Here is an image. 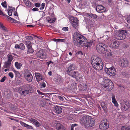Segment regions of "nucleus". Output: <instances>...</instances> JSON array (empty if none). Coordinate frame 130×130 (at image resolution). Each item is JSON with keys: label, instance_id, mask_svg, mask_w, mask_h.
<instances>
[{"label": "nucleus", "instance_id": "obj_1", "mask_svg": "<svg viewBox=\"0 0 130 130\" xmlns=\"http://www.w3.org/2000/svg\"><path fill=\"white\" fill-rule=\"evenodd\" d=\"M73 38L74 44L77 47H82L83 44H85V43H87L86 38L84 36L77 32L74 33Z\"/></svg>", "mask_w": 130, "mask_h": 130}, {"label": "nucleus", "instance_id": "obj_2", "mask_svg": "<svg viewBox=\"0 0 130 130\" xmlns=\"http://www.w3.org/2000/svg\"><path fill=\"white\" fill-rule=\"evenodd\" d=\"M94 121L95 120L93 118H91L90 119L89 116L85 115L82 117L80 123L86 127H88L94 125L95 124Z\"/></svg>", "mask_w": 130, "mask_h": 130}, {"label": "nucleus", "instance_id": "obj_3", "mask_svg": "<svg viewBox=\"0 0 130 130\" xmlns=\"http://www.w3.org/2000/svg\"><path fill=\"white\" fill-rule=\"evenodd\" d=\"M31 88L28 84L23 86L21 88H18V91L22 95H26L27 94L31 92Z\"/></svg>", "mask_w": 130, "mask_h": 130}, {"label": "nucleus", "instance_id": "obj_4", "mask_svg": "<svg viewBox=\"0 0 130 130\" xmlns=\"http://www.w3.org/2000/svg\"><path fill=\"white\" fill-rule=\"evenodd\" d=\"M103 86L104 88L106 89L105 90L107 91L112 90L113 87V82L108 79H105Z\"/></svg>", "mask_w": 130, "mask_h": 130}, {"label": "nucleus", "instance_id": "obj_5", "mask_svg": "<svg viewBox=\"0 0 130 130\" xmlns=\"http://www.w3.org/2000/svg\"><path fill=\"white\" fill-rule=\"evenodd\" d=\"M127 31L126 30H119V33L116 37L117 39L119 40H122L126 38L125 33H127Z\"/></svg>", "mask_w": 130, "mask_h": 130}, {"label": "nucleus", "instance_id": "obj_6", "mask_svg": "<svg viewBox=\"0 0 130 130\" xmlns=\"http://www.w3.org/2000/svg\"><path fill=\"white\" fill-rule=\"evenodd\" d=\"M109 127V125L107 123V120L106 119L102 120L99 125V128L101 130H106Z\"/></svg>", "mask_w": 130, "mask_h": 130}, {"label": "nucleus", "instance_id": "obj_7", "mask_svg": "<svg viewBox=\"0 0 130 130\" xmlns=\"http://www.w3.org/2000/svg\"><path fill=\"white\" fill-rule=\"evenodd\" d=\"M91 62L92 66L95 65L97 63L103 62L101 59L96 56L92 57L91 58Z\"/></svg>", "mask_w": 130, "mask_h": 130}, {"label": "nucleus", "instance_id": "obj_8", "mask_svg": "<svg viewBox=\"0 0 130 130\" xmlns=\"http://www.w3.org/2000/svg\"><path fill=\"white\" fill-rule=\"evenodd\" d=\"M24 76L26 79L29 82L32 81L33 76L29 72L28 69H26L24 72Z\"/></svg>", "mask_w": 130, "mask_h": 130}, {"label": "nucleus", "instance_id": "obj_9", "mask_svg": "<svg viewBox=\"0 0 130 130\" xmlns=\"http://www.w3.org/2000/svg\"><path fill=\"white\" fill-rule=\"evenodd\" d=\"M35 57L40 59L45 58L46 54L45 52L43 50H41L37 52L35 55Z\"/></svg>", "mask_w": 130, "mask_h": 130}, {"label": "nucleus", "instance_id": "obj_10", "mask_svg": "<svg viewBox=\"0 0 130 130\" xmlns=\"http://www.w3.org/2000/svg\"><path fill=\"white\" fill-rule=\"evenodd\" d=\"M106 73L112 76L115 75L116 74V69L113 66L109 68H106L105 70Z\"/></svg>", "mask_w": 130, "mask_h": 130}, {"label": "nucleus", "instance_id": "obj_11", "mask_svg": "<svg viewBox=\"0 0 130 130\" xmlns=\"http://www.w3.org/2000/svg\"><path fill=\"white\" fill-rule=\"evenodd\" d=\"M128 102L125 100H123V102L121 103V109L123 111H126L129 109V106L128 105Z\"/></svg>", "mask_w": 130, "mask_h": 130}, {"label": "nucleus", "instance_id": "obj_12", "mask_svg": "<svg viewBox=\"0 0 130 130\" xmlns=\"http://www.w3.org/2000/svg\"><path fill=\"white\" fill-rule=\"evenodd\" d=\"M72 20L71 21V23L72 26L75 29H77L78 26V21L77 19L75 17L72 18Z\"/></svg>", "mask_w": 130, "mask_h": 130}, {"label": "nucleus", "instance_id": "obj_13", "mask_svg": "<svg viewBox=\"0 0 130 130\" xmlns=\"http://www.w3.org/2000/svg\"><path fill=\"white\" fill-rule=\"evenodd\" d=\"M25 43L27 45L28 48L27 52L29 53H32L34 52L33 49L32 48L31 42L29 41H26Z\"/></svg>", "mask_w": 130, "mask_h": 130}, {"label": "nucleus", "instance_id": "obj_14", "mask_svg": "<svg viewBox=\"0 0 130 130\" xmlns=\"http://www.w3.org/2000/svg\"><path fill=\"white\" fill-rule=\"evenodd\" d=\"M121 66L125 68L127 67L129 65L128 60L125 59H122L120 61Z\"/></svg>", "mask_w": 130, "mask_h": 130}, {"label": "nucleus", "instance_id": "obj_15", "mask_svg": "<svg viewBox=\"0 0 130 130\" xmlns=\"http://www.w3.org/2000/svg\"><path fill=\"white\" fill-rule=\"evenodd\" d=\"M96 10L99 13H101L104 12L105 10V8L103 6L99 5L96 7Z\"/></svg>", "mask_w": 130, "mask_h": 130}, {"label": "nucleus", "instance_id": "obj_16", "mask_svg": "<svg viewBox=\"0 0 130 130\" xmlns=\"http://www.w3.org/2000/svg\"><path fill=\"white\" fill-rule=\"evenodd\" d=\"M92 67L94 68L97 70H101L103 69V62L101 63H97L95 65L93 66Z\"/></svg>", "mask_w": 130, "mask_h": 130}, {"label": "nucleus", "instance_id": "obj_17", "mask_svg": "<svg viewBox=\"0 0 130 130\" xmlns=\"http://www.w3.org/2000/svg\"><path fill=\"white\" fill-rule=\"evenodd\" d=\"M35 75L37 80L38 82H39L44 79V77L39 73H35Z\"/></svg>", "mask_w": 130, "mask_h": 130}, {"label": "nucleus", "instance_id": "obj_18", "mask_svg": "<svg viewBox=\"0 0 130 130\" xmlns=\"http://www.w3.org/2000/svg\"><path fill=\"white\" fill-rule=\"evenodd\" d=\"M54 111L57 114H60L61 113L62 109L61 107L58 106H56L54 107Z\"/></svg>", "mask_w": 130, "mask_h": 130}, {"label": "nucleus", "instance_id": "obj_19", "mask_svg": "<svg viewBox=\"0 0 130 130\" xmlns=\"http://www.w3.org/2000/svg\"><path fill=\"white\" fill-rule=\"evenodd\" d=\"M107 46L106 45H104L103 47H102L100 49L96 50L98 52L101 54H104L106 53L107 51Z\"/></svg>", "mask_w": 130, "mask_h": 130}, {"label": "nucleus", "instance_id": "obj_20", "mask_svg": "<svg viewBox=\"0 0 130 130\" xmlns=\"http://www.w3.org/2000/svg\"><path fill=\"white\" fill-rule=\"evenodd\" d=\"M111 42L110 45L109 44V45L110 47L116 48L118 47L119 44L118 41H115L113 42Z\"/></svg>", "mask_w": 130, "mask_h": 130}, {"label": "nucleus", "instance_id": "obj_21", "mask_svg": "<svg viewBox=\"0 0 130 130\" xmlns=\"http://www.w3.org/2000/svg\"><path fill=\"white\" fill-rule=\"evenodd\" d=\"M29 120L31 122L33 123L37 127H39L41 125V124L37 120L31 118L29 119Z\"/></svg>", "mask_w": 130, "mask_h": 130}, {"label": "nucleus", "instance_id": "obj_22", "mask_svg": "<svg viewBox=\"0 0 130 130\" xmlns=\"http://www.w3.org/2000/svg\"><path fill=\"white\" fill-rule=\"evenodd\" d=\"M101 105L104 111L107 112L108 110L107 104H105L104 102H102L101 104Z\"/></svg>", "mask_w": 130, "mask_h": 130}, {"label": "nucleus", "instance_id": "obj_23", "mask_svg": "<svg viewBox=\"0 0 130 130\" xmlns=\"http://www.w3.org/2000/svg\"><path fill=\"white\" fill-rule=\"evenodd\" d=\"M74 74V76L73 77L75 78L76 79H79H79L81 80L82 79V77L80 76V74L78 72L75 71V74Z\"/></svg>", "mask_w": 130, "mask_h": 130}, {"label": "nucleus", "instance_id": "obj_24", "mask_svg": "<svg viewBox=\"0 0 130 130\" xmlns=\"http://www.w3.org/2000/svg\"><path fill=\"white\" fill-rule=\"evenodd\" d=\"M20 123L22 126L26 127L28 129H32L33 128V127L32 126L28 125L23 122H21Z\"/></svg>", "mask_w": 130, "mask_h": 130}, {"label": "nucleus", "instance_id": "obj_25", "mask_svg": "<svg viewBox=\"0 0 130 130\" xmlns=\"http://www.w3.org/2000/svg\"><path fill=\"white\" fill-rule=\"evenodd\" d=\"M56 127L57 128L58 130H66L65 128L60 123L57 124Z\"/></svg>", "mask_w": 130, "mask_h": 130}, {"label": "nucleus", "instance_id": "obj_26", "mask_svg": "<svg viewBox=\"0 0 130 130\" xmlns=\"http://www.w3.org/2000/svg\"><path fill=\"white\" fill-rule=\"evenodd\" d=\"M67 69L68 70H67V72H68V71L69 72L73 71V70L75 69V66L73 64H71L67 68Z\"/></svg>", "mask_w": 130, "mask_h": 130}, {"label": "nucleus", "instance_id": "obj_27", "mask_svg": "<svg viewBox=\"0 0 130 130\" xmlns=\"http://www.w3.org/2000/svg\"><path fill=\"white\" fill-rule=\"evenodd\" d=\"M112 102L116 106H118V104L115 98V95H113V94L112 95Z\"/></svg>", "mask_w": 130, "mask_h": 130}, {"label": "nucleus", "instance_id": "obj_28", "mask_svg": "<svg viewBox=\"0 0 130 130\" xmlns=\"http://www.w3.org/2000/svg\"><path fill=\"white\" fill-rule=\"evenodd\" d=\"M104 45H106L104 43H100L98 44L96 46V49H100L102 47H103V46H104Z\"/></svg>", "mask_w": 130, "mask_h": 130}, {"label": "nucleus", "instance_id": "obj_29", "mask_svg": "<svg viewBox=\"0 0 130 130\" xmlns=\"http://www.w3.org/2000/svg\"><path fill=\"white\" fill-rule=\"evenodd\" d=\"M11 62L7 61L5 62V67L7 68H8L10 66Z\"/></svg>", "mask_w": 130, "mask_h": 130}, {"label": "nucleus", "instance_id": "obj_30", "mask_svg": "<svg viewBox=\"0 0 130 130\" xmlns=\"http://www.w3.org/2000/svg\"><path fill=\"white\" fill-rule=\"evenodd\" d=\"M92 42H88L87 40V43H85V44H83V46H85L86 47H88L92 45Z\"/></svg>", "mask_w": 130, "mask_h": 130}, {"label": "nucleus", "instance_id": "obj_31", "mask_svg": "<svg viewBox=\"0 0 130 130\" xmlns=\"http://www.w3.org/2000/svg\"><path fill=\"white\" fill-rule=\"evenodd\" d=\"M15 67L18 69H20L21 68V66L22 65L21 64V63H19L18 62H15Z\"/></svg>", "mask_w": 130, "mask_h": 130}, {"label": "nucleus", "instance_id": "obj_32", "mask_svg": "<svg viewBox=\"0 0 130 130\" xmlns=\"http://www.w3.org/2000/svg\"><path fill=\"white\" fill-rule=\"evenodd\" d=\"M121 130H130V126H122Z\"/></svg>", "mask_w": 130, "mask_h": 130}, {"label": "nucleus", "instance_id": "obj_33", "mask_svg": "<svg viewBox=\"0 0 130 130\" xmlns=\"http://www.w3.org/2000/svg\"><path fill=\"white\" fill-rule=\"evenodd\" d=\"M67 74H68L70 76H71L73 77L74 76V74H75V71H68V72H67Z\"/></svg>", "mask_w": 130, "mask_h": 130}, {"label": "nucleus", "instance_id": "obj_34", "mask_svg": "<svg viewBox=\"0 0 130 130\" xmlns=\"http://www.w3.org/2000/svg\"><path fill=\"white\" fill-rule=\"evenodd\" d=\"M0 28H1L2 30L4 31H6L7 30L6 28L3 25L1 22H0Z\"/></svg>", "mask_w": 130, "mask_h": 130}, {"label": "nucleus", "instance_id": "obj_35", "mask_svg": "<svg viewBox=\"0 0 130 130\" xmlns=\"http://www.w3.org/2000/svg\"><path fill=\"white\" fill-rule=\"evenodd\" d=\"M62 81V79L61 77H57L56 80V82L59 84L61 83Z\"/></svg>", "mask_w": 130, "mask_h": 130}, {"label": "nucleus", "instance_id": "obj_36", "mask_svg": "<svg viewBox=\"0 0 130 130\" xmlns=\"http://www.w3.org/2000/svg\"><path fill=\"white\" fill-rule=\"evenodd\" d=\"M7 56L8 58V59L7 61L11 62L13 59L12 56L8 54L7 55Z\"/></svg>", "mask_w": 130, "mask_h": 130}, {"label": "nucleus", "instance_id": "obj_37", "mask_svg": "<svg viewBox=\"0 0 130 130\" xmlns=\"http://www.w3.org/2000/svg\"><path fill=\"white\" fill-rule=\"evenodd\" d=\"M25 4L27 6L31 5V2L28 0H23Z\"/></svg>", "mask_w": 130, "mask_h": 130}, {"label": "nucleus", "instance_id": "obj_38", "mask_svg": "<svg viewBox=\"0 0 130 130\" xmlns=\"http://www.w3.org/2000/svg\"><path fill=\"white\" fill-rule=\"evenodd\" d=\"M20 49L22 50H24L25 48V46L24 44L22 43H21L20 44Z\"/></svg>", "mask_w": 130, "mask_h": 130}, {"label": "nucleus", "instance_id": "obj_39", "mask_svg": "<svg viewBox=\"0 0 130 130\" xmlns=\"http://www.w3.org/2000/svg\"><path fill=\"white\" fill-rule=\"evenodd\" d=\"M55 21V19H49L47 20L48 22L50 23H52L54 22Z\"/></svg>", "mask_w": 130, "mask_h": 130}, {"label": "nucleus", "instance_id": "obj_40", "mask_svg": "<svg viewBox=\"0 0 130 130\" xmlns=\"http://www.w3.org/2000/svg\"><path fill=\"white\" fill-rule=\"evenodd\" d=\"M5 8H6L7 6L6 4V2H2L1 4Z\"/></svg>", "mask_w": 130, "mask_h": 130}, {"label": "nucleus", "instance_id": "obj_41", "mask_svg": "<svg viewBox=\"0 0 130 130\" xmlns=\"http://www.w3.org/2000/svg\"><path fill=\"white\" fill-rule=\"evenodd\" d=\"M26 38L28 40H32L33 39V38L31 36H27L26 37Z\"/></svg>", "mask_w": 130, "mask_h": 130}, {"label": "nucleus", "instance_id": "obj_42", "mask_svg": "<svg viewBox=\"0 0 130 130\" xmlns=\"http://www.w3.org/2000/svg\"><path fill=\"white\" fill-rule=\"evenodd\" d=\"M91 18L93 19H96L97 18V16L94 14H92Z\"/></svg>", "mask_w": 130, "mask_h": 130}, {"label": "nucleus", "instance_id": "obj_43", "mask_svg": "<svg viewBox=\"0 0 130 130\" xmlns=\"http://www.w3.org/2000/svg\"><path fill=\"white\" fill-rule=\"evenodd\" d=\"M45 5V3H42L41 5V7L40 8V10H42L43 9Z\"/></svg>", "mask_w": 130, "mask_h": 130}, {"label": "nucleus", "instance_id": "obj_44", "mask_svg": "<svg viewBox=\"0 0 130 130\" xmlns=\"http://www.w3.org/2000/svg\"><path fill=\"white\" fill-rule=\"evenodd\" d=\"M66 40L65 39H58V42H64Z\"/></svg>", "mask_w": 130, "mask_h": 130}, {"label": "nucleus", "instance_id": "obj_45", "mask_svg": "<svg viewBox=\"0 0 130 130\" xmlns=\"http://www.w3.org/2000/svg\"><path fill=\"white\" fill-rule=\"evenodd\" d=\"M8 75L11 78H12L13 77V74L11 72L9 73L8 74Z\"/></svg>", "mask_w": 130, "mask_h": 130}, {"label": "nucleus", "instance_id": "obj_46", "mask_svg": "<svg viewBox=\"0 0 130 130\" xmlns=\"http://www.w3.org/2000/svg\"><path fill=\"white\" fill-rule=\"evenodd\" d=\"M6 77L5 76H4L1 80L0 82H4L6 79Z\"/></svg>", "mask_w": 130, "mask_h": 130}, {"label": "nucleus", "instance_id": "obj_47", "mask_svg": "<svg viewBox=\"0 0 130 130\" xmlns=\"http://www.w3.org/2000/svg\"><path fill=\"white\" fill-rule=\"evenodd\" d=\"M35 5L37 7H39L40 6V4L39 3H36L35 4Z\"/></svg>", "mask_w": 130, "mask_h": 130}, {"label": "nucleus", "instance_id": "obj_48", "mask_svg": "<svg viewBox=\"0 0 130 130\" xmlns=\"http://www.w3.org/2000/svg\"><path fill=\"white\" fill-rule=\"evenodd\" d=\"M127 21L128 23H130V15H129L127 18Z\"/></svg>", "mask_w": 130, "mask_h": 130}, {"label": "nucleus", "instance_id": "obj_49", "mask_svg": "<svg viewBox=\"0 0 130 130\" xmlns=\"http://www.w3.org/2000/svg\"><path fill=\"white\" fill-rule=\"evenodd\" d=\"M62 29L65 31H68V27H64L62 28Z\"/></svg>", "mask_w": 130, "mask_h": 130}, {"label": "nucleus", "instance_id": "obj_50", "mask_svg": "<svg viewBox=\"0 0 130 130\" xmlns=\"http://www.w3.org/2000/svg\"><path fill=\"white\" fill-rule=\"evenodd\" d=\"M39 10V9L38 8L36 7L32 9V10L34 11H38Z\"/></svg>", "mask_w": 130, "mask_h": 130}, {"label": "nucleus", "instance_id": "obj_51", "mask_svg": "<svg viewBox=\"0 0 130 130\" xmlns=\"http://www.w3.org/2000/svg\"><path fill=\"white\" fill-rule=\"evenodd\" d=\"M58 98L59 99H60L61 101H63L64 100L63 98L60 96H58Z\"/></svg>", "mask_w": 130, "mask_h": 130}, {"label": "nucleus", "instance_id": "obj_52", "mask_svg": "<svg viewBox=\"0 0 130 130\" xmlns=\"http://www.w3.org/2000/svg\"><path fill=\"white\" fill-rule=\"evenodd\" d=\"M20 45H19L18 44H15V48L16 49L19 48L20 49Z\"/></svg>", "mask_w": 130, "mask_h": 130}, {"label": "nucleus", "instance_id": "obj_53", "mask_svg": "<svg viewBox=\"0 0 130 130\" xmlns=\"http://www.w3.org/2000/svg\"><path fill=\"white\" fill-rule=\"evenodd\" d=\"M15 73L18 77H19L20 76V73L18 71H17Z\"/></svg>", "mask_w": 130, "mask_h": 130}, {"label": "nucleus", "instance_id": "obj_54", "mask_svg": "<svg viewBox=\"0 0 130 130\" xmlns=\"http://www.w3.org/2000/svg\"><path fill=\"white\" fill-rule=\"evenodd\" d=\"M10 21L11 22H15L16 21V20H15L11 18L10 20Z\"/></svg>", "mask_w": 130, "mask_h": 130}, {"label": "nucleus", "instance_id": "obj_55", "mask_svg": "<svg viewBox=\"0 0 130 130\" xmlns=\"http://www.w3.org/2000/svg\"><path fill=\"white\" fill-rule=\"evenodd\" d=\"M0 15H3V16H5L6 15L5 14H4L3 12L0 9Z\"/></svg>", "mask_w": 130, "mask_h": 130}, {"label": "nucleus", "instance_id": "obj_56", "mask_svg": "<svg viewBox=\"0 0 130 130\" xmlns=\"http://www.w3.org/2000/svg\"><path fill=\"white\" fill-rule=\"evenodd\" d=\"M37 92H38L39 94L40 95H44V94L43 93L40 92L39 90H37Z\"/></svg>", "mask_w": 130, "mask_h": 130}, {"label": "nucleus", "instance_id": "obj_57", "mask_svg": "<svg viewBox=\"0 0 130 130\" xmlns=\"http://www.w3.org/2000/svg\"><path fill=\"white\" fill-rule=\"evenodd\" d=\"M41 86L43 87H45V84L44 83H42L41 84Z\"/></svg>", "mask_w": 130, "mask_h": 130}, {"label": "nucleus", "instance_id": "obj_58", "mask_svg": "<svg viewBox=\"0 0 130 130\" xmlns=\"http://www.w3.org/2000/svg\"><path fill=\"white\" fill-rule=\"evenodd\" d=\"M5 16L8 19V20H10L11 18L9 17L8 15H6Z\"/></svg>", "mask_w": 130, "mask_h": 130}, {"label": "nucleus", "instance_id": "obj_59", "mask_svg": "<svg viewBox=\"0 0 130 130\" xmlns=\"http://www.w3.org/2000/svg\"><path fill=\"white\" fill-rule=\"evenodd\" d=\"M77 126V124H72L71 126H72L73 127H74Z\"/></svg>", "mask_w": 130, "mask_h": 130}, {"label": "nucleus", "instance_id": "obj_60", "mask_svg": "<svg viewBox=\"0 0 130 130\" xmlns=\"http://www.w3.org/2000/svg\"><path fill=\"white\" fill-rule=\"evenodd\" d=\"M67 118L68 119L70 120H72V117L69 116L68 117H67Z\"/></svg>", "mask_w": 130, "mask_h": 130}, {"label": "nucleus", "instance_id": "obj_61", "mask_svg": "<svg viewBox=\"0 0 130 130\" xmlns=\"http://www.w3.org/2000/svg\"><path fill=\"white\" fill-rule=\"evenodd\" d=\"M92 14V13H87V16L91 18Z\"/></svg>", "mask_w": 130, "mask_h": 130}, {"label": "nucleus", "instance_id": "obj_62", "mask_svg": "<svg viewBox=\"0 0 130 130\" xmlns=\"http://www.w3.org/2000/svg\"><path fill=\"white\" fill-rule=\"evenodd\" d=\"M8 14L9 16H11L12 15V12H10V11H8Z\"/></svg>", "mask_w": 130, "mask_h": 130}, {"label": "nucleus", "instance_id": "obj_63", "mask_svg": "<svg viewBox=\"0 0 130 130\" xmlns=\"http://www.w3.org/2000/svg\"><path fill=\"white\" fill-rule=\"evenodd\" d=\"M77 54H80V55L83 54L82 52L81 51H79L77 53Z\"/></svg>", "mask_w": 130, "mask_h": 130}, {"label": "nucleus", "instance_id": "obj_64", "mask_svg": "<svg viewBox=\"0 0 130 130\" xmlns=\"http://www.w3.org/2000/svg\"><path fill=\"white\" fill-rule=\"evenodd\" d=\"M48 75H49L50 76H51L52 75V72L51 71L49 72L48 73Z\"/></svg>", "mask_w": 130, "mask_h": 130}]
</instances>
